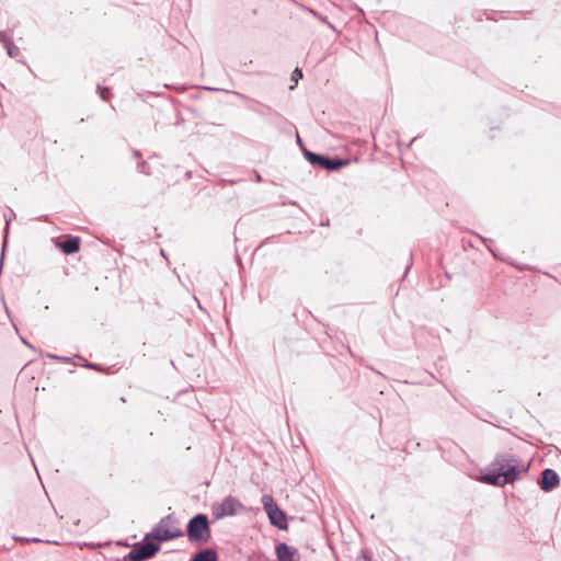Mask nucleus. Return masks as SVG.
<instances>
[{"instance_id":"f257e3e1","label":"nucleus","mask_w":561,"mask_h":561,"mask_svg":"<svg viewBox=\"0 0 561 561\" xmlns=\"http://www.w3.org/2000/svg\"><path fill=\"white\" fill-rule=\"evenodd\" d=\"M529 465L513 455H501L492 462L490 469L481 476L488 484L504 486L513 483L528 471Z\"/></svg>"},{"instance_id":"f03ea898","label":"nucleus","mask_w":561,"mask_h":561,"mask_svg":"<svg viewBox=\"0 0 561 561\" xmlns=\"http://www.w3.org/2000/svg\"><path fill=\"white\" fill-rule=\"evenodd\" d=\"M183 533L176 525V520L171 515L160 519L156 527L146 535L144 540L153 539L157 541H168L182 536Z\"/></svg>"},{"instance_id":"7ed1b4c3","label":"nucleus","mask_w":561,"mask_h":561,"mask_svg":"<svg viewBox=\"0 0 561 561\" xmlns=\"http://www.w3.org/2000/svg\"><path fill=\"white\" fill-rule=\"evenodd\" d=\"M187 537L191 542L206 543L210 539V528L207 516L198 514L187 524Z\"/></svg>"},{"instance_id":"20e7f679","label":"nucleus","mask_w":561,"mask_h":561,"mask_svg":"<svg viewBox=\"0 0 561 561\" xmlns=\"http://www.w3.org/2000/svg\"><path fill=\"white\" fill-rule=\"evenodd\" d=\"M245 511L244 505L234 496L228 495L221 502L214 503L211 514L215 519L234 516Z\"/></svg>"},{"instance_id":"39448f33","label":"nucleus","mask_w":561,"mask_h":561,"mask_svg":"<svg viewBox=\"0 0 561 561\" xmlns=\"http://www.w3.org/2000/svg\"><path fill=\"white\" fill-rule=\"evenodd\" d=\"M261 502L271 524L278 529H286L288 526L286 515L275 503L273 496L270 494H264L261 499Z\"/></svg>"},{"instance_id":"423d86ee","label":"nucleus","mask_w":561,"mask_h":561,"mask_svg":"<svg viewBox=\"0 0 561 561\" xmlns=\"http://www.w3.org/2000/svg\"><path fill=\"white\" fill-rule=\"evenodd\" d=\"M159 550L158 543L145 540L144 543H137L127 557L130 561H144L153 557Z\"/></svg>"},{"instance_id":"0eeeda50","label":"nucleus","mask_w":561,"mask_h":561,"mask_svg":"<svg viewBox=\"0 0 561 561\" xmlns=\"http://www.w3.org/2000/svg\"><path fill=\"white\" fill-rule=\"evenodd\" d=\"M308 160L312 163H318L327 170H337L347 164L346 161L340 159H329L316 153L308 152Z\"/></svg>"},{"instance_id":"6e6552de","label":"nucleus","mask_w":561,"mask_h":561,"mask_svg":"<svg viewBox=\"0 0 561 561\" xmlns=\"http://www.w3.org/2000/svg\"><path fill=\"white\" fill-rule=\"evenodd\" d=\"M559 476L558 473L552 469H546L542 472L541 478V489L546 492H549L553 490L559 484Z\"/></svg>"},{"instance_id":"1a4fd4ad","label":"nucleus","mask_w":561,"mask_h":561,"mask_svg":"<svg viewBox=\"0 0 561 561\" xmlns=\"http://www.w3.org/2000/svg\"><path fill=\"white\" fill-rule=\"evenodd\" d=\"M276 554L279 561H297L296 549L285 542L276 546Z\"/></svg>"},{"instance_id":"9d476101","label":"nucleus","mask_w":561,"mask_h":561,"mask_svg":"<svg viewBox=\"0 0 561 561\" xmlns=\"http://www.w3.org/2000/svg\"><path fill=\"white\" fill-rule=\"evenodd\" d=\"M79 238H69L65 241H58L56 242V245L62 250L66 254H73L79 250Z\"/></svg>"},{"instance_id":"9b49d317","label":"nucleus","mask_w":561,"mask_h":561,"mask_svg":"<svg viewBox=\"0 0 561 561\" xmlns=\"http://www.w3.org/2000/svg\"><path fill=\"white\" fill-rule=\"evenodd\" d=\"M192 561H218V557L215 550L205 549L196 553Z\"/></svg>"},{"instance_id":"f8f14e48","label":"nucleus","mask_w":561,"mask_h":561,"mask_svg":"<svg viewBox=\"0 0 561 561\" xmlns=\"http://www.w3.org/2000/svg\"><path fill=\"white\" fill-rule=\"evenodd\" d=\"M0 41L4 44L10 57H16L19 55V48L7 37L3 32H0Z\"/></svg>"},{"instance_id":"ddd939ff","label":"nucleus","mask_w":561,"mask_h":561,"mask_svg":"<svg viewBox=\"0 0 561 561\" xmlns=\"http://www.w3.org/2000/svg\"><path fill=\"white\" fill-rule=\"evenodd\" d=\"M301 77H302L301 71H300L298 68H296V69L294 70V72H293V77H291V79H293L295 82H297V81H298V79H299V78H301Z\"/></svg>"},{"instance_id":"4468645a","label":"nucleus","mask_w":561,"mask_h":561,"mask_svg":"<svg viewBox=\"0 0 561 561\" xmlns=\"http://www.w3.org/2000/svg\"><path fill=\"white\" fill-rule=\"evenodd\" d=\"M98 89L100 90L101 98H102L103 100H106L105 91H104V90H101V87H99Z\"/></svg>"},{"instance_id":"2eb2a0df","label":"nucleus","mask_w":561,"mask_h":561,"mask_svg":"<svg viewBox=\"0 0 561 561\" xmlns=\"http://www.w3.org/2000/svg\"><path fill=\"white\" fill-rule=\"evenodd\" d=\"M363 560H364V561H369V558L366 556V553H365V552L363 553Z\"/></svg>"},{"instance_id":"dca6fc26","label":"nucleus","mask_w":561,"mask_h":561,"mask_svg":"<svg viewBox=\"0 0 561 561\" xmlns=\"http://www.w3.org/2000/svg\"><path fill=\"white\" fill-rule=\"evenodd\" d=\"M26 541H38V539H36V538H33V539H26Z\"/></svg>"}]
</instances>
